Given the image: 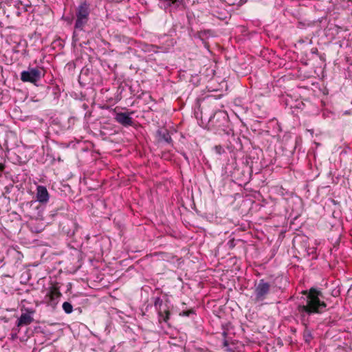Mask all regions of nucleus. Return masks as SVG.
Returning a JSON list of instances; mask_svg holds the SVG:
<instances>
[{"instance_id": "nucleus-1", "label": "nucleus", "mask_w": 352, "mask_h": 352, "mask_svg": "<svg viewBox=\"0 0 352 352\" xmlns=\"http://www.w3.org/2000/svg\"><path fill=\"white\" fill-rule=\"evenodd\" d=\"M302 294L305 296L303 299L306 304L299 305L297 309L302 316H304L305 313L309 315L321 313L326 308V303L320 299L322 298V294L320 291L315 288H311L309 291H302Z\"/></svg>"}, {"instance_id": "nucleus-2", "label": "nucleus", "mask_w": 352, "mask_h": 352, "mask_svg": "<svg viewBox=\"0 0 352 352\" xmlns=\"http://www.w3.org/2000/svg\"><path fill=\"white\" fill-rule=\"evenodd\" d=\"M76 21L75 28L82 30L89 21V5L86 2H82L76 9Z\"/></svg>"}, {"instance_id": "nucleus-3", "label": "nucleus", "mask_w": 352, "mask_h": 352, "mask_svg": "<svg viewBox=\"0 0 352 352\" xmlns=\"http://www.w3.org/2000/svg\"><path fill=\"white\" fill-rule=\"evenodd\" d=\"M271 285L269 283L265 282L263 279L259 280L258 283L255 285L254 299L255 302H260L264 300L266 296L269 294Z\"/></svg>"}, {"instance_id": "nucleus-4", "label": "nucleus", "mask_w": 352, "mask_h": 352, "mask_svg": "<svg viewBox=\"0 0 352 352\" xmlns=\"http://www.w3.org/2000/svg\"><path fill=\"white\" fill-rule=\"evenodd\" d=\"M59 288L56 285L51 286L44 298V302L48 305L54 308L58 302V299L61 296Z\"/></svg>"}, {"instance_id": "nucleus-5", "label": "nucleus", "mask_w": 352, "mask_h": 352, "mask_svg": "<svg viewBox=\"0 0 352 352\" xmlns=\"http://www.w3.org/2000/svg\"><path fill=\"white\" fill-rule=\"evenodd\" d=\"M41 78V71L37 68H30L28 71H23L21 74L23 82H30L35 84Z\"/></svg>"}, {"instance_id": "nucleus-6", "label": "nucleus", "mask_w": 352, "mask_h": 352, "mask_svg": "<svg viewBox=\"0 0 352 352\" xmlns=\"http://www.w3.org/2000/svg\"><path fill=\"white\" fill-rule=\"evenodd\" d=\"M163 301L160 298H156L154 302L155 306L158 309V314L160 316V322L163 320L164 322H167L169 319L170 312L166 308L163 307Z\"/></svg>"}, {"instance_id": "nucleus-7", "label": "nucleus", "mask_w": 352, "mask_h": 352, "mask_svg": "<svg viewBox=\"0 0 352 352\" xmlns=\"http://www.w3.org/2000/svg\"><path fill=\"white\" fill-rule=\"evenodd\" d=\"M115 120L120 124L127 126L133 124V119L126 113H118L116 116Z\"/></svg>"}, {"instance_id": "nucleus-8", "label": "nucleus", "mask_w": 352, "mask_h": 352, "mask_svg": "<svg viewBox=\"0 0 352 352\" xmlns=\"http://www.w3.org/2000/svg\"><path fill=\"white\" fill-rule=\"evenodd\" d=\"M34 313L33 310H28V313L22 314L18 320L17 326L21 327L23 325H28L31 324L34 319L31 316Z\"/></svg>"}, {"instance_id": "nucleus-9", "label": "nucleus", "mask_w": 352, "mask_h": 352, "mask_svg": "<svg viewBox=\"0 0 352 352\" xmlns=\"http://www.w3.org/2000/svg\"><path fill=\"white\" fill-rule=\"evenodd\" d=\"M36 198L40 203H46L48 201L49 193L45 186H38L37 187Z\"/></svg>"}, {"instance_id": "nucleus-10", "label": "nucleus", "mask_w": 352, "mask_h": 352, "mask_svg": "<svg viewBox=\"0 0 352 352\" xmlns=\"http://www.w3.org/2000/svg\"><path fill=\"white\" fill-rule=\"evenodd\" d=\"M303 338L307 343H309L312 339V335L310 330L307 329V327H305V329L303 332Z\"/></svg>"}, {"instance_id": "nucleus-11", "label": "nucleus", "mask_w": 352, "mask_h": 352, "mask_svg": "<svg viewBox=\"0 0 352 352\" xmlns=\"http://www.w3.org/2000/svg\"><path fill=\"white\" fill-rule=\"evenodd\" d=\"M63 309L66 314H71L73 311V307L69 302H65L63 304Z\"/></svg>"}, {"instance_id": "nucleus-12", "label": "nucleus", "mask_w": 352, "mask_h": 352, "mask_svg": "<svg viewBox=\"0 0 352 352\" xmlns=\"http://www.w3.org/2000/svg\"><path fill=\"white\" fill-rule=\"evenodd\" d=\"M214 150H215L216 153L219 155H221V153H223L224 152L223 148L220 145L215 146Z\"/></svg>"}, {"instance_id": "nucleus-13", "label": "nucleus", "mask_w": 352, "mask_h": 352, "mask_svg": "<svg viewBox=\"0 0 352 352\" xmlns=\"http://www.w3.org/2000/svg\"><path fill=\"white\" fill-rule=\"evenodd\" d=\"M164 139L167 142H170L171 141V138L168 133H166V135H164Z\"/></svg>"}, {"instance_id": "nucleus-14", "label": "nucleus", "mask_w": 352, "mask_h": 352, "mask_svg": "<svg viewBox=\"0 0 352 352\" xmlns=\"http://www.w3.org/2000/svg\"><path fill=\"white\" fill-rule=\"evenodd\" d=\"M193 313V310L190 309L186 311H183L182 315L185 316H189L190 314Z\"/></svg>"}, {"instance_id": "nucleus-15", "label": "nucleus", "mask_w": 352, "mask_h": 352, "mask_svg": "<svg viewBox=\"0 0 352 352\" xmlns=\"http://www.w3.org/2000/svg\"><path fill=\"white\" fill-rule=\"evenodd\" d=\"M5 166L3 164H0V177L1 176V173L4 170Z\"/></svg>"}]
</instances>
